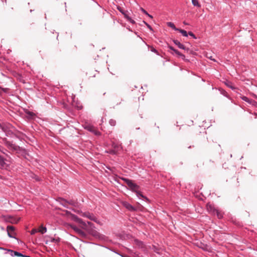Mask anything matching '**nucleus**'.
Returning a JSON list of instances; mask_svg holds the SVG:
<instances>
[{
    "instance_id": "19",
    "label": "nucleus",
    "mask_w": 257,
    "mask_h": 257,
    "mask_svg": "<svg viewBox=\"0 0 257 257\" xmlns=\"http://www.w3.org/2000/svg\"><path fill=\"white\" fill-rule=\"evenodd\" d=\"M178 31H179V32H180L182 35L183 36H185V37H187L188 36V34H187V33L186 31L184 30H182V29H179V30H178Z\"/></svg>"
},
{
    "instance_id": "7",
    "label": "nucleus",
    "mask_w": 257,
    "mask_h": 257,
    "mask_svg": "<svg viewBox=\"0 0 257 257\" xmlns=\"http://www.w3.org/2000/svg\"><path fill=\"white\" fill-rule=\"evenodd\" d=\"M241 99L248 103L255 106H257V102L254 100L251 99L245 96L241 97Z\"/></svg>"
},
{
    "instance_id": "6",
    "label": "nucleus",
    "mask_w": 257,
    "mask_h": 257,
    "mask_svg": "<svg viewBox=\"0 0 257 257\" xmlns=\"http://www.w3.org/2000/svg\"><path fill=\"white\" fill-rule=\"evenodd\" d=\"M70 227L75 231L76 233H77L80 236L85 237L86 236V233L84 231H83L81 229L77 227L76 225H71Z\"/></svg>"
},
{
    "instance_id": "12",
    "label": "nucleus",
    "mask_w": 257,
    "mask_h": 257,
    "mask_svg": "<svg viewBox=\"0 0 257 257\" xmlns=\"http://www.w3.org/2000/svg\"><path fill=\"white\" fill-rule=\"evenodd\" d=\"M173 42L180 49H183V50H185L186 49L185 46L184 45L182 44L179 41H178L177 40H173Z\"/></svg>"
},
{
    "instance_id": "4",
    "label": "nucleus",
    "mask_w": 257,
    "mask_h": 257,
    "mask_svg": "<svg viewBox=\"0 0 257 257\" xmlns=\"http://www.w3.org/2000/svg\"><path fill=\"white\" fill-rule=\"evenodd\" d=\"M81 215L83 217L88 218V219H90L91 220L94 221V222H95L97 223H100V222L97 220V218L95 216V215L92 213H90V212H82L81 213Z\"/></svg>"
},
{
    "instance_id": "39",
    "label": "nucleus",
    "mask_w": 257,
    "mask_h": 257,
    "mask_svg": "<svg viewBox=\"0 0 257 257\" xmlns=\"http://www.w3.org/2000/svg\"><path fill=\"white\" fill-rule=\"evenodd\" d=\"M82 108V106L79 107V109H81Z\"/></svg>"
},
{
    "instance_id": "27",
    "label": "nucleus",
    "mask_w": 257,
    "mask_h": 257,
    "mask_svg": "<svg viewBox=\"0 0 257 257\" xmlns=\"http://www.w3.org/2000/svg\"><path fill=\"white\" fill-rule=\"evenodd\" d=\"M38 232V230L37 229H33L31 231V234H34L36 232Z\"/></svg>"
},
{
    "instance_id": "10",
    "label": "nucleus",
    "mask_w": 257,
    "mask_h": 257,
    "mask_svg": "<svg viewBox=\"0 0 257 257\" xmlns=\"http://www.w3.org/2000/svg\"><path fill=\"white\" fill-rule=\"evenodd\" d=\"M206 207L208 211L213 214H215V211L216 210V209H215L213 206L211 204H207Z\"/></svg>"
},
{
    "instance_id": "29",
    "label": "nucleus",
    "mask_w": 257,
    "mask_h": 257,
    "mask_svg": "<svg viewBox=\"0 0 257 257\" xmlns=\"http://www.w3.org/2000/svg\"><path fill=\"white\" fill-rule=\"evenodd\" d=\"M151 51L154 53H157V51L156 49H155L154 47H152L151 49Z\"/></svg>"
},
{
    "instance_id": "34",
    "label": "nucleus",
    "mask_w": 257,
    "mask_h": 257,
    "mask_svg": "<svg viewBox=\"0 0 257 257\" xmlns=\"http://www.w3.org/2000/svg\"><path fill=\"white\" fill-rule=\"evenodd\" d=\"M149 17L151 18H153V17L152 16H151V15H150L149 14H148V15H147Z\"/></svg>"
},
{
    "instance_id": "26",
    "label": "nucleus",
    "mask_w": 257,
    "mask_h": 257,
    "mask_svg": "<svg viewBox=\"0 0 257 257\" xmlns=\"http://www.w3.org/2000/svg\"><path fill=\"white\" fill-rule=\"evenodd\" d=\"M144 23L145 24V25L147 26V27L151 30V31H153V29L152 28V27L149 25L147 23H146V22L144 21Z\"/></svg>"
},
{
    "instance_id": "25",
    "label": "nucleus",
    "mask_w": 257,
    "mask_h": 257,
    "mask_svg": "<svg viewBox=\"0 0 257 257\" xmlns=\"http://www.w3.org/2000/svg\"><path fill=\"white\" fill-rule=\"evenodd\" d=\"M61 204L64 206V207H67V202H66L64 200H62Z\"/></svg>"
},
{
    "instance_id": "21",
    "label": "nucleus",
    "mask_w": 257,
    "mask_h": 257,
    "mask_svg": "<svg viewBox=\"0 0 257 257\" xmlns=\"http://www.w3.org/2000/svg\"><path fill=\"white\" fill-rule=\"evenodd\" d=\"M226 85L229 87V88H230L232 90H234L235 89V87H234L233 86H232V83L229 82V81H227L226 83Z\"/></svg>"
},
{
    "instance_id": "2",
    "label": "nucleus",
    "mask_w": 257,
    "mask_h": 257,
    "mask_svg": "<svg viewBox=\"0 0 257 257\" xmlns=\"http://www.w3.org/2000/svg\"><path fill=\"white\" fill-rule=\"evenodd\" d=\"M122 180L124 181V182L127 184L128 188L132 191L135 192L136 193L137 196L139 198H143L146 201H148L149 199L145 196H144L142 193L139 191L140 187L136 183H134L133 181L131 180H130L127 178H122Z\"/></svg>"
},
{
    "instance_id": "3",
    "label": "nucleus",
    "mask_w": 257,
    "mask_h": 257,
    "mask_svg": "<svg viewBox=\"0 0 257 257\" xmlns=\"http://www.w3.org/2000/svg\"><path fill=\"white\" fill-rule=\"evenodd\" d=\"M4 144L11 151L17 153H20L22 151V149L18 146L13 144L12 142L8 141L7 140H4Z\"/></svg>"
},
{
    "instance_id": "35",
    "label": "nucleus",
    "mask_w": 257,
    "mask_h": 257,
    "mask_svg": "<svg viewBox=\"0 0 257 257\" xmlns=\"http://www.w3.org/2000/svg\"><path fill=\"white\" fill-rule=\"evenodd\" d=\"M23 257H31V256H29V255H23Z\"/></svg>"
},
{
    "instance_id": "24",
    "label": "nucleus",
    "mask_w": 257,
    "mask_h": 257,
    "mask_svg": "<svg viewBox=\"0 0 257 257\" xmlns=\"http://www.w3.org/2000/svg\"><path fill=\"white\" fill-rule=\"evenodd\" d=\"M109 123L111 126H114L116 124V121L113 119H110Z\"/></svg>"
},
{
    "instance_id": "17",
    "label": "nucleus",
    "mask_w": 257,
    "mask_h": 257,
    "mask_svg": "<svg viewBox=\"0 0 257 257\" xmlns=\"http://www.w3.org/2000/svg\"><path fill=\"white\" fill-rule=\"evenodd\" d=\"M167 25H168V26L172 28L173 29H174L175 31H178L179 30V29L175 27V26L174 25V24L173 23H172V22L168 23Z\"/></svg>"
},
{
    "instance_id": "36",
    "label": "nucleus",
    "mask_w": 257,
    "mask_h": 257,
    "mask_svg": "<svg viewBox=\"0 0 257 257\" xmlns=\"http://www.w3.org/2000/svg\"><path fill=\"white\" fill-rule=\"evenodd\" d=\"M1 229H2V230H4V228L3 227H1Z\"/></svg>"
},
{
    "instance_id": "37",
    "label": "nucleus",
    "mask_w": 257,
    "mask_h": 257,
    "mask_svg": "<svg viewBox=\"0 0 257 257\" xmlns=\"http://www.w3.org/2000/svg\"><path fill=\"white\" fill-rule=\"evenodd\" d=\"M0 249H4V248L0 247Z\"/></svg>"
},
{
    "instance_id": "23",
    "label": "nucleus",
    "mask_w": 257,
    "mask_h": 257,
    "mask_svg": "<svg viewBox=\"0 0 257 257\" xmlns=\"http://www.w3.org/2000/svg\"><path fill=\"white\" fill-rule=\"evenodd\" d=\"M19 220H16L15 218L13 217H10L9 221L11 222L12 223H17L18 222Z\"/></svg>"
},
{
    "instance_id": "38",
    "label": "nucleus",
    "mask_w": 257,
    "mask_h": 257,
    "mask_svg": "<svg viewBox=\"0 0 257 257\" xmlns=\"http://www.w3.org/2000/svg\"><path fill=\"white\" fill-rule=\"evenodd\" d=\"M254 97L257 99V96L256 95H254Z\"/></svg>"
},
{
    "instance_id": "14",
    "label": "nucleus",
    "mask_w": 257,
    "mask_h": 257,
    "mask_svg": "<svg viewBox=\"0 0 257 257\" xmlns=\"http://www.w3.org/2000/svg\"><path fill=\"white\" fill-rule=\"evenodd\" d=\"M9 251H11L12 252L11 255L12 256H23L24 255L23 254H22L20 252H17V251H13L12 250H9Z\"/></svg>"
},
{
    "instance_id": "15",
    "label": "nucleus",
    "mask_w": 257,
    "mask_h": 257,
    "mask_svg": "<svg viewBox=\"0 0 257 257\" xmlns=\"http://www.w3.org/2000/svg\"><path fill=\"white\" fill-rule=\"evenodd\" d=\"M6 164L5 163V160L4 158L0 155V165L2 167H5L6 166Z\"/></svg>"
},
{
    "instance_id": "30",
    "label": "nucleus",
    "mask_w": 257,
    "mask_h": 257,
    "mask_svg": "<svg viewBox=\"0 0 257 257\" xmlns=\"http://www.w3.org/2000/svg\"><path fill=\"white\" fill-rule=\"evenodd\" d=\"M118 10L122 14L124 15V11L122 10V9L120 8H117Z\"/></svg>"
},
{
    "instance_id": "28",
    "label": "nucleus",
    "mask_w": 257,
    "mask_h": 257,
    "mask_svg": "<svg viewBox=\"0 0 257 257\" xmlns=\"http://www.w3.org/2000/svg\"><path fill=\"white\" fill-rule=\"evenodd\" d=\"M188 34H189L190 36H191L193 37L194 38H196L195 36L194 35V34L192 32H189V33H188Z\"/></svg>"
},
{
    "instance_id": "22",
    "label": "nucleus",
    "mask_w": 257,
    "mask_h": 257,
    "mask_svg": "<svg viewBox=\"0 0 257 257\" xmlns=\"http://www.w3.org/2000/svg\"><path fill=\"white\" fill-rule=\"evenodd\" d=\"M8 90V88H4L0 86V94H2L3 92L6 93Z\"/></svg>"
},
{
    "instance_id": "9",
    "label": "nucleus",
    "mask_w": 257,
    "mask_h": 257,
    "mask_svg": "<svg viewBox=\"0 0 257 257\" xmlns=\"http://www.w3.org/2000/svg\"><path fill=\"white\" fill-rule=\"evenodd\" d=\"M112 147L113 148V149L110 150L109 153L111 154H115L116 153L117 151L119 150V146L118 145H116V144H115L114 143H113Z\"/></svg>"
},
{
    "instance_id": "33",
    "label": "nucleus",
    "mask_w": 257,
    "mask_h": 257,
    "mask_svg": "<svg viewBox=\"0 0 257 257\" xmlns=\"http://www.w3.org/2000/svg\"><path fill=\"white\" fill-rule=\"evenodd\" d=\"M35 179H36V181H39L40 180V179H39V178L38 176H35Z\"/></svg>"
},
{
    "instance_id": "31",
    "label": "nucleus",
    "mask_w": 257,
    "mask_h": 257,
    "mask_svg": "<svg viewBox=\"0 0 257 257\" xmlns=\"http://www.w3.org/2000/svg\"><path fill=\"white\" fill-rule=\"evenodd\" d=\"M141 11H142V12H143L145 14H146V15H148V12H147L146 10H145L144 9L141 8Z\"/></svg>"
},
{
    "instance_id": "32",
    "label": "nucleus",
    "mask_w": 257,
    "mask_h": 257,
    "mask_svg": "<svg viewBox=\"0 0 257 257\" xmlns=\"http://www.w3.org/2000/svg\"><path fill=\"white\" fill-rule=\"evenodd\" d=\"M178 56H180L182 58V59H185V56L184 55L181 54V53H180V54Z\"/></svg>"
},
{
    "instance_id": "20",
    "label": "nucleus",
    "mask_w": 257,
    "mask_h": 257,
    "mask_svg": "<svg viewBox=\"0 0 257 257\" xmlns=\"http://www.w3.org/2000/svg\"><path fill=\"white\" fill-rule=\"evenodd\" d=\"M169 49L172 51H173L177 55L180 54V52L178 51L177 50L174 49L172 46H169Z\"/></svg>"
},
{
    "instance_id": "1",
    "label": "nucleus",
    "mask_w": 257,
    "mask_h": 257,
    "mask_svg": "<svg viewBox=\"0 0 257 257\" xmlns=\"http://www.w3.org/2000/svg\"><path fill=\"white\" fill-rule=\"evenodd\" d=\"M73 219L75 221L79 223L81 228L85 230L88 234L95 238L100 237V233L94 229L95 227L92 223L89 221L85 222L82 219L78 218L75 215L73 216Z\"/></svg>"
},
{
    "instance_id": "16",
    "label": "nucleus",
    "mask_w": 257,
    "mask_h": 257,
    "mask_svg": "<svg viewBox=\"0 0 257 257\" xmlns=\"http://www.w3.org/2000/svg\"><path fill=\"white\" fill-rule=\"evenodd\" d=\"M192 3L194 6L197 7L198 8L201 7V5L199 3L197 0H192Z\"/></svg>"
},
{
    "instance_id": "18",
    "label": "nucleus",
    "mask_w": 257,
    "mask_h": 257,
    "mask_svg": "<svg viewBox=\"0 0 257 257\" xmlns=\"http://www.w3.org/2000/svg\"><path fill=\"white\" fill-rule=\"evenodd\" d=\"M216 214L217 217L219 219L223 217V214L221 212H219L218 210L216 209V210L215 211V214Z\"/></svg>"
},
{
    "instance_id": "5",
    "label": "nucleus",
    "mask_w": 257,
    "mask_h": 257,
    "mask_svg": "<svg viewBox=\"0 0 257 257\" xmlns=\"http://www.w3.org/2000/svg\"><path fill=\"white\" fill-rule=\"evenodd\" d=\"M84 128L87 130V131L93 133L94 135H95L96 136H99L100 134V132L99 131H98L95 128L94 126H93V125H92L91 124H86L84 126Z\"/></svg>"
},
{
    "instance_id": "11",
    "label": "nucleus",
    "mask_w": 257,
    "mask_h": 257,
    "mask_svg": "<svg viewBox=\"0 0 257 257\" xmlns=\"http://www.w3.org/2000/svg\"><path fill=\"white\" fill-rule=\"evenodd\" d=\"M123 204L125 207L128 210L131 211H134L136 210L135 208L130 203L127 202H124Z\"/></svg>"
},
{
    "instance_id": "13",
    "label": "nucleus",
    "mask_w": 257,
    "mask_h": 257,
    "mask_svg": "<svg viewBox=\"0 0 257 257\" xmlns=\"http://www.w3.org/2000/svg\"><path fill=\"white\" fill-rule=\"evenodd\" d=\"M38 232L42 234H44L47 232V228L43 225L40 226L38 229Z\"/></svg>"
},
{
    "instance_id": "8",
    "label": "nucleus",
    "mask_w": 257,
    "mask_h": 257,
    "mask_svg": "<svg viewBox=\"0 0 257 257\" xmlns=\"http://www.w3.org/2000/svg\"><path fill=\"white\" fill-rule=\"evenodd\" d=\"M7 231L10 237H14L13 234H15V227L13 226L8 225L7 227Z\"/></svg>"
}]
</instances>
